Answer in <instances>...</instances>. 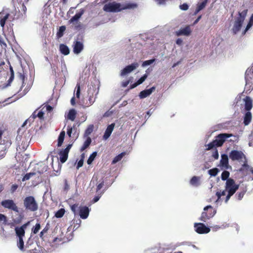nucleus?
Here are the masks:
<instances>
[{
	"label": "nucleus",
	"mask_w": 253,
	"mask_h": 253,
	"mask_svg": "<svg viewBox=\"0 0 253 253\" xmlns=\"http://www.w3.org/2000/svg\"><path fill=\"white\" fill-rule=\"evenodd\" d=\"M239 185L235 183V180L232 178L227 180L225 183V190L228 192L226 197L225 202L227 203L230 197L233 196L239 189Z\"/></svg>",
	"instance_id": "nucleus-1"
},
{
	"label": "nucleus",
	"mask_w": 253,
	"mask_h": 253,
	"mask_svg": "<svg viewBox=\"0 0 253 253\" xmlns=\"http://www.w3.org/2000/svg\"><path fill=\"white\" fill-rule=\"evenodd\" d=\"M23 205L27 211L31 212H35L39 208V205L37 201L32 196H27L24 199Z\"/></svg>",
	"instance_id": "nucleus-2"
},
{
	"label": "nucleus",
	"mask_w": 253,
	"mask_h": 253,
	"mask_svg": "<svg viewBox=\"0 0 253 253\" xmlns=\"http://www.w3.org/2000/svg\"><path fill=\"white\" fill-rule=\"evenodd\" d=\"M216 213V211L211 206H207L204 209V211L201 214L200 220L206 222L208 220L212 218Z\"/></svg>",
	"instance_id": "nucleus-3"
},
{
	"label": "nucleus",
	"mask_w": 253,
	"mask_h": 253,
	"mask_svg": "<svg viewBox=\"0 0 253 253\" xmlns=\"http://www.w3.org/2000/svg\"><path fill=\"white\" fill-rule=\"evenodd\" d=\"M104 11L108 12H118L122 10V5L120 3L113 1L105 4Z\"/></svg>",
	"instance_id": "nucleus-4"
},
{
	"label": "nucleus",
	"mask_w": 253,
	"mask_h": 253,
	"mask_svg": "<svg viewBox=\"0 0 253 253\" xmlns=\"http://www.w3.org/2000/svg\"><path fill=\"white\" fill-rule=\"evenodd\" d=\"M0 204L4 209H6L15 212H19V209L16 203L12 199H6L2 200Z\"/></svg>",
	"instance_id": "nucleus-5"
},
{
	"label": "nucleus",
	"mask_w": 253,
	"mask_h": 253,
	"mask_svg": "<svg viewBox=\"0 0 253 253\" xmlns=\"http://www.w3.org/2000/svg\"><path fill=\"white\" fill-rule=\"evenodd\" d=\"M232 134L229 133H220L215 137V139L213 140L216 147H221L225 142L226 139L232 136Z\"/></svg>",
	"instance_id": "nucleus-6"
},
{
	"label": "nucleus",
	"mask_w": 253,
	"mask_h": 253,
	"mask_svg": "<svg viewBox=\"0 0 253 253\" xmlns=\"http://www.w3.org/2000/svg\"><path fill=\"white\" fill-rule=\"evenodd\" d=\"M72 146V144H68L66 148L62 149L59 151V161L62 164L64 163L67 160L68 154Z\"/></svg>",
	"instance_id": "nucleus-7"
},
{
	"label": "nucleus",
	"mask_w": 253,
	"mask_h": 253,
	"mask_svg": "<svg viewBox=\"0 0 253 253\" xmlns=\"http://www.w3.org/2000/svg\"><path fill=\"white\" fill-rule=\"evenodd\" d=\"M229 158L232 161H241L243 159L246 158V156L242 151L234 150L229 153Z\"/></svg>",
	"instance_id": "nucleus-8"
},
{
	"label": "nucleus",
	"mask_w": 253,
	"mask_h": 253,
	"mask_svg": "<svg viewBox=\"0 0 253 253\" xmlns=\"http://www.w3.org/2000/svg\"><path fill=\"white\" fill-rule=\"evenodd\" d=\"M79 130H78L76 125H74L73 126H67V134L68 136L74 139H76L79 136Z\"/></svg>",
	"instance_id": "nucleus-9"
},
{
	"label": "nucleus",
	"mask_w": 253,
	"mask_h": 253,
	"mask_svg": "<svg viewBox=\"0 0 253 253\" xmlns=\"http://www.w3.org/2000/svg\"><path fill=\"white\" fill-rule=\"evenodd\" d=\"M194 228L196 232L199 234H207L210 232V228L202 223H195Z\"/></svg>",
	"instance_id": "nucleus-10"
},
{
	"label": "nucleus",
	"mask_w": 253,
	"mask_h": 253,
	"mask_svg": "<svg viewBox=\"0 0 253 253\" xmlns=\"http://www.w3.org/2000/svg\"><path fill=\"white\" fill-rule=\"evenodd\" d=\"M14 18L10 16V14L7 13H0V25L3 28L6 22L8 21L11 22L13 20Z\"/></svg>",
	"instance_id": "nucleus-11"
},
{
	"label": "nucleus",
	"mask_w": 253,
	"mask_h": 253,
	"mask_svg": "<svg viewBox=\"0 0 253 253\" xmlns=\"http://www.w3.org/2000/svg\"><path fill=\"white\" fill-rule=\"evenodd\" d=\"M139 66V64L137 62L132 63L130 65L126 66L124 68L121 72L120 75L121 76H124L133 71Z\"/></svg>",
	"instance_id": "nucleus-12"
},
{
	"label": "nucleus",
	"mask_w": 253,
	"mask_h": 253,
	"mask_svg": "<svg viewBox=\"0 0 253 253\" xmlns=\"http://www.w3.org/2000/svg\"><path fill=\"white\" fill-rule=\"evenodd\" d=\"M29 224V222H28L20 227L17 226L15 228L16 235L18 238L24 237L25 236V229Z\"/></svg>",
	"instance_id": "nucleus-13"
},
{
	"label": "nucleus",
	"mask_w": 253,
	"mask_h": 253,
	"mask_svg": "<svg viewBox=\"0 0 253 253\" xmlns=\"http://www.w3.org/2000/svg\"><path fill=\"white\" fill-rule=\"evenodd\" d=\"M84 12V10L83 8L80 9V11L77 13L73 17H72L68 21L69 24H73L76 25L78 23L79 19L82 17Z\"/></svg>",
	"instance_id": "nucleus-14"
},
{
	"label": "nucleus",
	"mask_w": 253,
	"mask_h": 253,
	"mask_svg": "<svg viewBox=\"0 0 253 253\" xmlns=\"http://www.w3.org/2000/svg\"><path fill=\"white\" fill-rule=\"evenodd\" d=\"M73 47L74 53L78 54L83 50L84 44L81 42L75 41Z\"/></svg>",
	"instance_id": "nucleus-15"
},
{
	"label": "nucleus",
	"mask_w": 253,
	"mask_h": 253,
	"mask_svg": "<svg viewBox=\"0 0 253 253\" xmlns=\"http://www.w3.org/2000/svg\"><path fill=\"white\" fill-rule=\"evenodd\" d=\"M191 33V30L189 26H187L184 28L180 29L179 31H176L175 35L177 36H188Z\"/></svg>",
	"instance_id": "nucleus-16"
},
{
	"label": "nucleus",
	"mask_w": 253,
	"mask_h": 253,
	"mask_svg": "<svg viewBox=\"0 0 253 253\" xmlns=\"http://www.w3.org/2000/svg\"><path fill=\"white\" fill-rule=\"evenodd\" d=\"M3 133V130H0V145H3L6 144L7 146H11V141L9 136H5L3 139L2 138V135Z\"/></svg>",
	"instance_id": "nucleus-17"
},
{
	"label": "nucleus",
	"mask_w": 253,
	"mask_h": 253,
	"mask_svg": "<svg viewBox=\"0 0 253 253\" xmlns=\"http://www.w3.org/2000/svg\"><path fill=\"white\" fill-rule=\"evenodd\" d=\"M243 22L237 18L236 19L232 29L234 34H236L241 30Z\"/></svg>",
	"instance_id": "nucleus-18"
},
{
	"label": "nucleus",
	"mask_w": 253,
	"mask_h": 253,
	"mask_svg": "<svg viewBox=\"0 0 253 253\" xmlns=\"http://www.w3.org/2000/svg\"><path fill=\"white\" fill-rule=\"evenodd\" d=\"M89 209L86 206L81 207L80 209L79 214L82 219H86L89 215Z\"/></svg>",
	"instance_id": "nucleus-19"
},
{
	"label": "nucleus",
	"mask_w": 253,
	"mask_h": 253,
	"mask_svg": "<svg viewBox=\"0 0 253 253\" xmlns=\"http://www.w3.org/2000/svg\"><path fill=\"white\" fill-rule=\"evenodd\" d=\"M115 126V124L114 123H112L107 126L103 135V138L105 140L108 139L110 137L114 128Z\"/></svg>",
	"instance_id": "nucleus-20"
},
{
	"label": "nucleus",
	"mask_w": 253,
	"mask_h": 253,
	"mask_svg": "<svg viewBox=\"0 0 253 253\" xmlns=\"http://www.w3.org/2000/svg\"><path fill=\"white\" fill-rule=\"evenodd\" d=\"M155 89V87L153 86L149 89H145L141 91L139 93V97L140 98H144L150 95L153 91Z\"/></svg>",
	"instance_id": "nucleus-21"
},
{
	"label": "nucleus",
	"mask_w": 253,
	"mask_h": 253,
	"mask_svg": "<svg viewBox=\"0 0 253 253\" xmlns=\"http://www.w3.org/2000/svg\"><path fill=\"white\" fill-rule=\"evenodd\" d=\"M245 109L246 111L249 112L253 107V100L249 96H246L244 99Z\"/></svg>",
	"instance_id": "nucleus-22"
},
{
	"label": "nucleus",
	"mask_w": 253,
	"mask_h": 253,
	"mask_svg": "<svg viewBox=\"0 0 253 253\" xmlns=\"http://www.w3.org/2000/svg\"><path fill=\"white\" fill-rule=\"evenodd\" d=\"M190 183L193 186L198 187L199 186L200 183V177L194 176H193L190 180Z\"/></svg>",
	"instance_id": "nucleus-23"
},
{
	"label": "nucleus",
	"mask_w": 253,
	"mask_h": 253,
	"mask_svg": "<svg viewBox=\"0 0 253 253\" xmlns=\"http://www.w3.org/2000/svg\"><path fill=\"white\" fill-rule=\"evenodd\" d=\"M59 50L60 52L64 55H67L70 53L69 47L64 44H60L59 45Z\"/></svg>",
	"instance_id": "nucleus-24"
},
{
	"label": "nucleus",
	"mask_w": 253,
	"mask_h": 253,
	"mask_svg": "<svg viewBox=\"0 0 253 253\" xmlns=\"http://www.w3.org/2000/svg\"><path fill=\"white\" fill-rule=\"evenodd\" d=\"M252 115L250 112H247L245 114L243 123L245 126L248 125L251 122Z\"/></svg>",
	"instance_id": "nucleus-25"
},
{
	"label": "nucleus",
	"mask_w": 253,
	"mask_h": 253,
	"mask_svg": "<svg viewBox=\"0 0 253 253\" xmlns=\"http://www.w3.org/2000/svg\"><path fill=\"white\" fill-rule=\"evenodd\" d=\"M220 162L222 166L227 168L228 166V156L226 154H222Z\"/></svg>",
	"instance_id": "nucleus-26"
},
{
	"label": "nucleus",
	"mask_w": 253,
	"mask_h": 253,
	"mask_svg": "<svg viewBox=\"0 0 253 253\" xmlns=\"http://www.w3.org/2000/svg\"><path fill=\"white\" fill-rule=\"evenodd\" d=\"M65 135V132L64 130H62L59 134V135L58 138V143H57V146L60 147L63 144V142L64 140Z\"/></svg>",
	"instance_id": "nucleus-27"
},
{
	"label": "nucleus",
	"mask_w": 253,
	"mask_h": 253,
	"mask_svg": "<svg viewBox=\"0 0 253 253\" xmlns=\"http://www.w3.org/2000/svg\"><path fill=\"white\" fill-rule=\"evenodd\" d=\"M3 147L0 150V160L3 158L6 154V150L10 146H7L6 144L2 145Z\"/></svg>",
	"instance_id": "nucleus-28"
},
{
	"label": "nucleus",
	"mask_w": 253,
	"mask_h": 253,
	"mask_svg": "<svg viewBox=\"0 0 253 253\" xmlns=\"http://www.w3.org/2000/svg\"><path fill=\"white\" fill-rule=\"evenodd\" d=\"M207 4V0H205L200 3L198 4L197 5V8L196 9V10L195 11V14H197L200 11L202 10L203 8H204L206 5Z\"/></svg>",
	"instance_id": "nucleus-29"
},
{
	"label": "nucleus",
	"mask_w": 253,
	"mask_h": 253,
	"mask_svg": "<svg viewBox=\"0 0 253 253\" xmlns=\"http://www.w3.org/2000/svg\"><path fill=\"white\" fill-rule=\"evenodd\" d=\"M76 114L77 113L75 110L73 109H71L69 111L67 116L68 119L72 121H74L76 118Z\"/></svg>",
	"instance_id": "nucleus-30"
},
{
	"label": "nucleus",
	"mask_w": 253,
	"mask_h": 253,
	"mask_svg": "<svg viewBox=\"0 0 253 253\" xmlns=\"http://www.w3.org/2000/svg\"><path fill=\"white\" fill-rule=\"evenodd\" d=\"M126 155V152H122L121 154H119L117 156H116L113 160L112 162V164L114 165L119 162L122 160L123 157Z\"/></svg>",
	"instance_id": "nucleus-31"
},
{
	"label": "nucleus",
	"mask_w": 253,
	"mask_h": 253,
	"mask_svg": "<svg viewBox=\"0 0 253 253\" xmlns=\"http://www.w3.org/2000/svg\"><path fill=\"white\" fill-rule=\"evenodd\" d=\"M91 140L90 137H88L84 143L83 146L81 148V151H83L86 149L90 144Z\"/></svg>",
	"instance_id": "nucleus-32"
},
{
	"label": "nucleus",
	"mask_w": 253,
	"mask_h": 253,
	"mask_svg": "<svg viewBox=\"0 0 253 253\" xmlns=\"http://www.w3.org/2000/svg\"><path fill=\"white\" fill-rule=\"evenodd\" d=\"M17 76L18 78L21 80L22 84V85H24L25 75L24 71L23 69H21L20 71H19L17 73Z\"/></svg>",
	"instance_id": "nucleus-33"
},
{
	"label": "nucleus",
	"mask_w": 253,
	"mask_h": 253,
	"mask_svg": "<svg viewBox=\"0 0 253 253\" xmlns=\"http://www.w3.org/2000/svg\"><path fill=\"white\" fill-rule=\"evenodd\" d=\"M17 245L18 247L21 251H24V243L23 241V237L18 238V241L17 242Z\"/></svg>",
	"instance_id": "nucleus-34"
},
{
	"label": "nucleus",
	"mask_w": 253,
	"mask_h": 253,
	"mask_svg": "<svg viewBox=\"0 0 253 253\" xmlns=\"http://www.w3.org/2000/svg\"><path fill=\"white\" fill-rule=\"evenodd\" d=\"M66 30V27L65 26H61L59 27V29L57 33V37L58 38H60L63 37L64 32Z\"/></svg>",
	"instance_id": "nucleus-35"
},
{
	"label": "nucleus",
	"mask_w": 253,
	"mask_h": 253,
	"mask_svg": "<svg viewBox=\"0 0 253 253\" xmlns=\"http://www.w3.org/2000/svg\"><path fill=\"white\" fill-rule=\"evenodd\" d=\"M244 164L242 165L241 168L240 169V171H244V170L251 171V167L248 165L246 158L244 159Z\"/></svg>",
	"instance_id": "nucleus-36"
},
{
	"label": "nucleus",
	"mask_w": 253,
	"mask_h": 253,
	"mask_svg": "<svg viewBox=\"0 0 253 253\" xmlns=\"http://www.w3.org/2000/svg\"><path fill=\"white\" fill-rule=\"evenodd\" d=\"M247 12H248V10L247 9H245L244 10H243L242 12H239V15L240 16L239 17H237V18L239 19V20H241L243 21H244L245 19V17L247 15Z\"/></svg>",
	"instance_id": "nucleus-37"
},
{
	"label": "nucleus",
	"mask_w": 253,
	"mask_h": 253,
	"mask_svg": "<svg viewBox=\"0 0 253 253\" xmlns=\"http://www.w3.org/2000/svg\"><path fill=\"white\" fill-rule=\"evenodd\" d=\"M65 211L64 209L62 208L57 211L55 214V216L57 218H61L65 214Z\"/></svg>",
	"instance_id": "nucleus-38"
},
{
	"label": "nucleus",
	"mask_w": 253,
	"mask_h": 253,
	"mask_svg": "<svg viewBox=\"0 0 253 253\" xmlns=\"http://www.w3.org/2000/svg\"><path fill=\"white\" fill-rule=\"evenodd\" d=\"M137 7V4L133 3H128L122 6V10L134 8Z\"/></svg>",
	"instance_id": "nucleus-39"
},
{
	"label": "nucleus",
	"mask_w": 253,
	"mask_h": 253,
	"mask_svg": "<svg viewBox=\"0 0 253 253\" xmlns=\"http://www.w3.org/2000/svg\"><path fill=\"white\" fill-rule=\"evenodd\" d=\"M96 155H97V152H94L89 156V157L87 161V163L88 165H90L92 163V162L94 160Z\"/></svg>",
	"instance_id": "nucleus-40"
},
{
	"label": "nucleus",
	"mask_w": 253,
	"mask_h": 253,
	"mask_svg": "<svg viewBox=\"0 0 253 253\" xmlns=\"http://www.w3.org/2000/svg\"><path fill=\"white\" fill-rule=\"evenodd\" d=\"M229 175H230V173L228 171H227V170L223 171L221 175V179L223 181H224V180L227 181V180L229 179L228 177L229 176Z\"/></svg>",
	"instance_id": "nucleus-41"
},
{
	"label": "nucleus",
	"mask_w": 253,
	"mask_h": 253,
	"mask_svg": "<svg viewBox=\"0 0 253 253\" xmlns=\"http://www.w3.org/2000/svg\"><path fill=\"white\" fill-rule=\"evenodd\" d=\"M218 172L219 169L217 168H213L208 171L209 174L211 176H215Z\"/></svg>",
	"instance_id": "nucleus-42"
},
{
	"label": "nucleus",
	"mask_w": 253,
	"mask_h": 253,
	"mask_svg": "<svg viewBox=\"0 0 253 253\" xmlns=\"http://www.w3.org/2000/svg\"><path fill=\"white\" fill-rule=\"evenodd\" d=\"M246 191L243 190L241 192H237L235 195V198L238 200H241L243 198Z\"/></svg>",
	"instance_id": "nucleus-43"
},
{
	"label": "nucleus",
	"mask_w": 253,
	"mask_h": 253,
	"mask_svg": "<svg viewBox=\"0 0 253 253\" xmlns=\"http://www.w3.org/2000/svg\"><path fill=\"white\" fill-rule=\"evenodd\" d=\"M35 174V172H29L26 173L23 178H22V181H24L27 180H29L32 176Z\"/></svg>",
	"instance_id": "nucleus-44"
},
{
	"label": "nucleus",
	"mask_w": 253,
	"mask_h": 253,
	"mask_svg": "<svg viewBox=\"0 0 253 253\" xmlns=\"http://www.w3.org/2000/svg\"><path fill=\"white\" fill-rule=\"evenodd\" d=\"M7 221V217L5 215L0 213V222L5 225L6 224Z\"/></svg>",
	"instance_id": "nucleus-45"
},
{
	"label": "nucleus",
	"mask_w": 253,
	"mask_h": 253,
	"mask_svg": "<svg viewBox=\"0 0 253 253\" xmlns=\"http://www.w3.org/2000/svg\"><path fill=\"white\" fill-rule=\"evenodd\" d=\"M41 229V225L40 223H36L35 226L32 228V232L34 234H37Z\"/></svg>",
	"instance_id": "nucleus-46"
},
{
	"label": "nucleus",
	"mask_w": 253,
	"mask_h": 253,
	"mask_svg": "<svg viewBox=\"0 0 253 253\" xmlns=\"http://www.w3.org/2000/svg\"><path fill=\"white\" fill-rule=\"evenodd\" d=\"M10 77L8 80L9 83H11L13 80L14 77V71L11 66L10 67Z\"/></svg>",
	"instance_id": "nucleus-47"
},
{
	"label": "nucleus",
	"mask_w": 253,
	"mask_h": 253,
	"mask_svg": "<svg viewBox=\"0 0 253 253\" xmlns=\"http://www.w3.org/2000/svg\"><path fill=\"white\" fill-rule=\"evenodd\" d=\"M93 125L89 126L85 130V134L86 135H89L93 131Z\"/></svg>",
	"instance_id": "nucleus-48"
},
{
	"label": "nucleus",
	"mask_w": 253,
	"mask_h": 253,
	"mask_svg": "<svg viewBox=\"0 0 253 253\" xmlns=\"http://www.w3.org/2000/svg\"><path fill=\"white\" fill-rule=\"evenodd\" d=\"M155 61V59H151L148 60H146L144 61L142 63V66H146L151 65Z\"/></svg>",
	"instance_id": "nucleus-49"
},
{
	"label": "nucleus",
	"mask_w": 253,
	"mask_h": 253,
	"mask_svg": "<svg viewBox=\"0 0 253 253\" xmlns=\"http://www.w3.org/2000/svg\"><path fill=\"white\" fill-rule=\"evenodd\" d=\"M208 148L206 149V150H210L213 149L214 147H216L215 144L213 140L212 142H210L207 145Z\"/></svg>",
	"instance_id": "nucleus-50"
},
{
	"label": "nucleus",
	"mask_w": 253,
	"mask_h": 253,
	"mask_svg": "<svg viewBox=\"0 0 253 253\" xmlns=\"http://www.w3.org/2000/svg\"><path fill=\"white\" fill-rule=\"evenodd\" d=\"M104 185V181L102 179L100 182L97 185L96 192H98Z\"/></svg>",
	"instance_id": "nucleus-51"
},
{
	"label": "nucleus",
	"mask_w": 253,
	"mask_h": 253,
	"mask_svg": "<svg viewBox=\"0 0 253 253\" xmlns=\"http://www.w3.org/2000/svg\"><path fill=\"white\" fill-rule=\"evenodd\" d=\"M147 77V74H144L137 81V83L139 85L141 84L146 79Z\"/></svg>",
	"instance_id": "nucleus-52"
},
{
	"label": "nucleus",
	"mask_w": 253,
	"mask_h": 253,
	"mask_svg": "<svg viewBox=\"0 0 253 253\" xmlns=\"http://www.w3.org/2000/svg\"><path fill=\"white\" fill-rule=\"evenodd\" d=\"M76 97L78 98H80V91H81V88H80V85L79 84H78L76 86Z\"/></svg>",
	"instance_id": "nucleus-53"
},
{
	"label": "nucleus",
	"mask_w": 253,
	"mask_h": 253,
	"mask_svg": "<svg viewBox=\"0 0 253 253\" xmlns=\"http://www.w3.org/2000/svg\"><path fill=\"white\" fill-rule=\"evenodd\" d=\"M70 186L68 183V181L66 179L64 180V185L63 187V190L64 191H68L69 189Z\"/></svg>",
	"instance_id": "nucleus-54"
},
{
	"label": "nucleus",
	"mask_w": 253,
	"mask_h": 253,
	"mask_svg": "<svg viewBox=\"0 0 253 253\" xmlns=\"http://www.w3.org/2000/svg\"><path fill=\"white\" fill-rule=\"evenodd\" d=\"M78 204H75L71 206V209L75 214H76V213L77 209H78Z\"/></svg>",
	"instance_id": "nucleus-55"
},
{
	"label": "nucleus",
	"mask_w": 253,
	"mask_h": 253,
	"mask_svg": "<svg viewBox=\"0 0 253 253\" xmlns=\"http://www.w3.org/2000/svg\"><path fill=\"white\" fill-rule=\"evenodd\" d=\"M212 157L214 158V159L217 160L218 158L219 155L218 151L216 149H215V151L213 152L212 154Z\"/></svg>",
	"instance_id": "nucleus-56"
},
{
	"label": "nucleus",
	"mask_w": 253,
	"mask_h": 253,
	"mask_svg": "<svg viewBox=\"0 0 253 253\" xmlns=\"http://www.w3.org/2000/svg\"><path fill=\"white\" fill-rule=\"evenodd\" d=\"M253 25V23H252L250 21L249 22L245 30H244V32H243L244 35L245 34L246 32Z\"/></svg>",
	"instance_id": "nucleus-57"
},
{
	"label": "nucleus",
	"mask_w": 253,
	"mask_h": 253,
	"mask_svg": "<svg viewBox=\"0 0 253 253\" xmlns=\"http://www.w3.org/2000/svg\"><path fill=\"white\" fill-rule=\"evenodd\" d=\"M188 5L185 3L180 5V8L183 10H186L188 9Z\"/></svg>",
	"instance_id": "nucleus-58"
},
{
	"label": "nucleus",
	"mask_w": 253,
	"mask_h": 253,
	"mask_svg": "<svg viewBox=\"0 0 253 253\" xmlns=\"http://www.w3.org/2000/svg\"><path fill=\"white\" fill-rule=\"evenodd\" d=\"M84 164V160L83 159H81L78 163L77 169H79L80 168L82 167Z\"/></svg>",
	"instance_id": "nucleus-59"
},
{
	"label": "nucleus",
	"mask_w": 253,
	"mask_h": 253,
	"mask_svg": "<svg viewBox=\"0 0 253 253\" xmlns=\"http://www.w3.org/2000/svg\"><path fill=\"white\" fill-rule=\"evenodd\" d=\"M17 188H18V185L17 184H13L11 187V189H10L11 192L12 193L14 192L16 190Z\"/></svg>",
	"instance_id": "nucleus-60"
},
{
	"label": "nucleus",
	"mask_w": 253,
	"mask_h": 253,
	"mask_svg": "<svg viewBox=\"0 0 253 253\" xmlns=\"http://www.w3.org/2000/svg\"><path fill=\"white\" fill-rule=\"evenodd\" d=\"M49 224L48 223H47L45 227L43 228V229L42 231L45 234L47 232V231L49 230Z\"/></svg>",
	"instance_id": "nucleus-61"
},
{
	"label": "nucleus",
	"mask_w": 253,
	"mask_h": 253,
	"mask_svg": "<svg viewBox=\"0 0 253 253\" xmlns=\"http://www.w3.org/2000/svg\"><path fill=\"white\" fill-rule=\"evenodd\" d=\"M43 115L44 113L42 111H39V113L37 114V117L41 119L43 118Z\"/></svg>",
	"instance_id": "nucleus-62"
},
{
	"label": "nucleus",
	"mask_w": 253,
	"mask_h": 253,
	"mask_svg": "<svg viewBox=\"0 0 253 253\" xmlns=\"http://www.w3.org/2000/svg\"><path fill=\"white\" fill-rule=\"evenodd\" d=\"M45 107L46 108V110L49 112L53 110V108L49 105H45Z\"/></svg>",
	"instance_id": "nucleus-63"
},
{
	"label": "nucleus",
	"mask_w": 253,
	"mask_h": 253,
	"mask_svg": "<svg viewBox=\"0 0 253 253\" xmlns=\"http://www.w3.org/2000/svg\"><path fill=\"white\" fill-rule=\"evenodd\" d=\"M129 80H127V81H126L125 82H123L122 84V85L123 87H126L127 86V85L129 84Z\"/></svg>",
	"instance_id": "nucleus-64"
}]
</instances>
